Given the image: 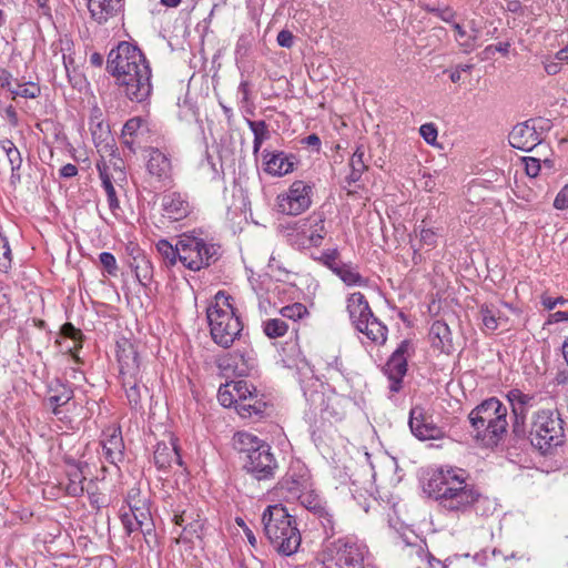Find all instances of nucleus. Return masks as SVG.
<instances>
[{
  "label": "nucleus",
  "instance_id": "64",
  "mask_svg": "<svg viewBox=\"0 0 568 568\" xmlns=\"http://www.w3.org/2000/svg\"><path fill=\"white\" fill-rule=\"evenodd\" d=\"M77 174L78 168L72 163H68L59 170L60 178L70 179L75 176Z\"/></svg>",
  "mask_w": 568,
  "mask_h": 568
},
{
  "label": "nucleus",
  "instance_id": "53",
  "mask_svg": "<svg viewBox=\"0 0 568 568\" xmlns=\"http://www.w3.org/2000/svg\"><path fill=\"white\" fill-rule=\"evenodd\" d=\"M102 186L106 193L109 209L114 213L116 210L120 209V203L113 183L112 181H106L105 185Z\"/></svg>",
  "mask_w": 568,
  "mask_h": 568
},
{
  "label": "nucleus",
  "instance_id": "15",
  "mask_svg": "<svg viewBox=\"0 0 568 568\" xmlns=\"http://www.w3.org/2000/svg\"><path fill=\"white\" fill-rule=\"evenodd\" d=\"M74 393L68 382H62L60 378L51 381L47 386V396L43 399V406L51 410L54 416H60L61 408L69 404L73 398Z\"/></svg>",
  "mask_w": 568,
  "mask_h": 568
},
{
  "label": "nucleus",
  "instance_id": "42",
  "mask_svg": "<svg viewBox=\"0 0 568 568\" xmlns=\"http://www.w3.org/2000/svg\"><path fill=\"white\" fill-rule=\"evenodd\" d=\"M231 359L232 364L229 365L233 366L234 373L237 376H247L253 368L252 358L246 357L244 354L235 353Z\"/></svg>",
  "mask_w": 568,
  "mask_h": 568
},
{
  "label": "nucleus",
  "instance_id": "61",
  "mask_svg": "<svg viewBox=\"0 0 568 568\" xmlns=\"http://www.w3.org/2000/svg\"><path fill=\"white\" fill-rule=\"evenodd\" d=\"M541 304H542V306L546 310L551 311L557 305H565L566 304V298H564L562 296H559V297H556V298H552V297H549V296H542L541 297Z\"/></svg>",
  "mask_w": 568,
  "mask_h": 568
},
{
  "label": "nucleus",
  "instance_id": "23",
  "mask_svg": "<svg viewBox=\"0 0 568 568\" xmlns=\"http://www.w3.org/2000/svg\"><path fill=\"white\" fill-rule=\"evenodd\" d=\"M162 210L164 215L172 221L183 220L191 212L187 200L179 192H171L163 195Z\"/></svg>",
  "mask_w": 568,
  "mask_h": 568
},
{
  "label": "nucleus",
  "instance_id": "9",
  "mask_svg": "<svg viewBox=\"0 0 568 568\" xmlns=\"http://www.w3.org/2000/svg\"><path fill=\"white\" fill-rule=\"evenodd\" d=\"M206 317L212 339L224 348L231 347L243 328L236 313H229L220 304H214L207 307Z\"/></svg>",
  "mask_w": 568,
  "mask_h": 568
},
{
  "label": "nucleus",
  "instance_id": "19",
  "mask_svg": "<svg viewBox=\"0 0 568 568\" xmlns=\"http://www.w3.org/2000/svg\"><path fill=\"white\" fill-rule=\"evenodd\" d=\"M253 394L245 402L236 405V412L243 418H252L254 422L270 417L273 412V405L266 396L257 389H252Z\"/></svg>",
  "mask_w": 568,
  "mask_h": 568
},
{
  "label": "nucleus",
  "instance_id": "21",
  "mask_svg": "<svg viewBox=\"0 0 568 568\" xmlns=\"http://www.w3.org/2000/svg\"><path fill=\"white\" fill-rule=\"evenodd\" d=\"M146 160L148 173L159 182H166L172 176V163L170 155L158 148H149Z\"/></svg>",
  "mask_w": 568,
  "mask_h": 568
},
{
  "label": "nucleus",
  "instance_id": "56",
  "mask_svg": "<svg viewBox=\"0 0 568 568\" xmlns=\"http://www.w3.org/2000/svg\"><path fill=\"white\" fill-rule=\"evenodd\" d=\"M276 41L280 47L290 49L294 44V34L287 29L281 30L277 34Z\"/></svg>",
  "mask_w": 568,
  "mask_h": 568
},
{
  "label": "nucleus",
  "instance_id": "59",
  "mask_svg": "<svg viewBox=\"0 0 568 568\" xmlns=\"http://www.w3.org/2000/svg\"><path fill=\"white\" fill-rule=\"evenodd\" d=\"M434 14L447 23H452L456 17V12L448 6L443 8L438 7Z\"/></svg>",
  "mask_w": 568,
  "mask_h": 568
},
{
  "label": "nucleus",
  "instance_id": "29",
  "mask_svg": "<svg viewBox=\"0 0 568 568\" xmlns=\"http://www.w3.org/2000/svg\"><path fill=\"white\" fill-rule=\"evenodd\" d=\"M83 473V466L81 463L72 462L70 464V467L67 470L69 483L65 487V491L69 496L79 497L83 495V481L85 480V476Z\"/></svg>",
  "mask_w": 568,
  "mask_h": 568
},
{
  "label": "nucleus",
  "instance_id": "11",
  "mask_svg": "<svg viewBox=\"0 0 568 568\" xmlns=\"http://www.w3.org/2000/svg\"><path fill=\"white\" fill-rule=\"evenodd\" d=\"M312 185L304 181H294L287 193L277 196L278 212L287 215H298L311 206Z\"/></svg>",
  "mask_w": 568,
  "mask_h": 568
},
{
  "label": "nucleus",
  "instance_id": "3",
  "mask_svg": "<svg viewBox=\"0 0 568 568\" xmlns=\"http://www.w3.org/2000/svg\"><path fill=\"white\" fill-rule=\"evenodd\" d=\"M463 473V469L452 467L434 469L428 474L423 490L445 510L463 514L473 510L480 516L491 515L496 504L468 484Z\"/></svg>",
  "mask_w": 568,
  "mask_h": 568
},
{
  "label": "nucleus",
  "instance_id": "49",
  "mask_svg": "<svg viewBox=\"0 0 568 568\" xmlns=\"http://www.w3.org/2000/svg\"><path fill=\"white\" fill-rule=\"evenodd\" d=\"M364 155L365 150L363 145L357 146L349 161L351 169H354L356 172H364L367 169L364 162Z\"/></svg>",
  "mask_w": 568,
  "mask_h": 568
},
{
  "label": "nucleus",
  "instance_id": "12",
  "mask_svg": "<svg viewBox=\"0 0 568 568\" xmlns=\"http://www.w3.org/2000/svg\"><path fill=\"white\" fill-rule=\"evenodd\" d=\"M310 471L301 460L292 462L285 476L278 481V490L286 499H295L310 488Z\"/></svg>",
  "mask_w": 568,
  "mask_h": 568
},
{
  "label": "nucleus",
  "instance_id": "38",
  "mask_svg": "<svg viewBox=\"0 0 568 568\" xmlns=\"http://www.w3.org/2000/svg\"><path fill=\"white\" fill-rule=\"evenodd\" d=\"M91 6H97L101 14L100 19L106 20L108 17H113L122 7V0H89Z\"/></svg>",
  "mask_w": 568,
  "mask_h": 568
},
{
  "label": "nucleus",
  "instance_id": "25",
  "mask_svg": "<svg viewBox=\"0 0 568 568\" xmlns=\"http://www.w3.org/2000/svg\"><path fill=\"white\" fill-rule=\"evenodd\" d=\"M432 346L444 354L455 352V344L449 326L444 321H435L429 329Z\"/></svg>",
  "mask_w": 568,
  "mask_h": 568
},
{
  "label": "nucleus",
  "instance_id": "43",
  "mask_svg": "<svg viewBox=\"0 0 568 568\" xmlns=\"http://www.w3.org/2000/svg\"><path fill=\"white\" fill-rule=\"evenodd\" d=\"M233 392L236 395V405H240V402H245L253 394L252 389H257L254 385L248 384L244 379H240L232 383Z\"/></svg>",
  "mask_w": 568,
  "mask_h": 568
},
{
  "label": "nucleus",
  "instance_id": "16",
  "mask_svg": "<svg viewBox=\"0 0 568 568\" xmlns=\"http://www.w3.org/2000/svg\"><path fill=\"white\" fill-rule=\"evenodd\" d=\"M263 165L265 173L272 176H284L294 171L297 164L296 155L283 151H262Z\"/></svg>",
  "mask_w": 568,
  "mask_h": 568
},
{
  "label": "nucleus",
  "instance_id": "4",
  "mask_svg": "<svg viewBox=\"0 0 568 568\" xmlns=\"http://www.w3.org/2000/svg\"><path fill=\"white\" fill-rule=\"evenodd\" d=\"M233 448L247 475L258 481L275 478L278 464L268 443L251 433L237 432L233 436Z\"/></svg>",
  "mask_w": 568,
  "mask_h": 568
},
{
  "label": "nucleus",
  "instance_id": "41",
  "mask_svg": "<svg viewBox=\"0 0 568 568\" xmlns=\"http://www.w3.org/2000/svg\"><path fill=\"white\" fill-rule=\"evenodd\" d=\"M498 310L494 305L483 304L480 305L479 314L481 317L483 325L490 331H495L498 327L497 322Z\"/></svg>",
  "mask_w": 568,
  "mask_h": 568
},
{
  "label": "nucleus",
  "instance_id": "33",
  "mask_svg": "<svg viewBox=\"0 0 568 568\" xmlns=\"http://www.w3.org/2000/svg\"><path fill=\"white\" fill-rule=\"evenodd\" d=\"M60 334L64 338H70L73 342L72 346H68L65 352L74 353L82 347L83 334L80 329L75 328L71 323H64L61 326Z\"/></svg>",
  "mask_w": 568,
  "mask_h": 568
},
{
  "label": "nucleus",
  "instance_id": "20",
  "mask_svg": "<svg viewBox=\"0 0 568 568\" xmlns=\"http://www.w3.org/2000/svg\"><path fill=\"white\" fill-rule=\"evenodd\" d=\"M116 358L120 377L141 373L139 352L130 339L121 338L116 342Z\"/></svg>",
  "mask_w": 568,
  "mask_h": 568
},
{
  "label": "nucleus",
  "instance_id": "48",
  "mask_svg": "<svg viewBox=\"0 0 568 568\" xmlns=\"http://www.w3.org/2000/svg\"><path fill=\"white\" fill-rule=\"evenodd\" d=\"M231 384H225L219 388L217 398L222 406L231 407L234 405L236 407V395L235 393L229 389Z\"/></svg>",
  "mask_w": 568,
  "mask_h": 568
},
{
  "label": "nucleus",
  "instance_id": "2",
  "mask_svg": "<svg viewBox=\"0 0 568 568\" xmlns=\"http://www.w3.org/2000/svg\"><path fill=\"white\" fill-rule=\"evenodd\" d=\"M105 70L114 79L122 97L132 103L150 102L153 92L152 69L138 44L119 42L108 54Z\"/></svg>",
  "mask_w": 568,
  "mask_h": 568
},
{
  "label": "nucleus",
  "instance_id": "46",
  "mask_svg": "<svg viewBox=\"0 0 568 568\" xmlns=\"http://www.w3.org/2000/svg\"><path fill=\"white\" fill-rule=\"evenodd\" d=\"M453 29L456 31L457 33V40L459 41V45L460 48L463 49V52L465 53H469L471 52L474 49H475V37H468L467 39L463 40L464 38H466L467 33L465 31V29L459 24V23H453Z\"/></svg>",
  "mask_w": 568,
  "mask_h": 568
},
{
  "label": "nucleus",
  "instance_id": "26",
  "mask_svg": "<svg viewBox=\"0 0 568 568\" xmlns=\"http://www.w3.org/2000/svg\"><path fill=\"white\" fill-rule=\"evenodd\" d=\"M154 464L159 469L165 470L172 466L173 463L183 466V460L180 455L179 447L173 439L168 443H158L154 449Z\"/></svg>",
  "mask_w": 568,
  "mask_h": 568
},
{
  "label": "nucleus",
  "instance_id": "13",
  "mask_svg": "<svg viewBox=\"0 0 568 568\" xmlns=\"http://www.w3.org/2000/svg\"><path fill=\"white\" fill-rule=\"evenodd\" d=\"M410 348L412 342L409 339L402 341L385 364L384 372L390 381L389 390L392 393H398L402 389L403 377L407 373V359Z\"/></svg>",
  "mask_w": 568,
  "mask_h": 568
},
{
  "label": "nucleus",
  "instance_id": "27",
  "mask_svg": "<svg viewBox=\"0 0 568 568\" xmlns=\"http://www.w3.org/2000/svg\"><path fill=\"white\" fill-rule=\"evenodd\" d=\"M356 331L376 345H384L387 341L388 328L375 315L363 322L361 328H356Z\"/></svg>",
  "mask_w": 568,
  "mask_h": 568
},
{
  "label": "nucleus",
  "instance_id": "62",
  "mask_svg": "<svg viewBox=\"0 0 568 568\" xmlns=\"http://www.w3.org/2000/svg\"><path fill=\"white\" fill-rule=\"evenodd\" d=\"M426 560L417 568H447L439 559L435 558L432 554L425 555Z\"/></svg>",
  "mask_w": 568,
  "mask_h": 568
},
{
  "label": "nucleus",
  "instance_id": "54",
  "mask_svg": "<svg viewBox=\"0 0 568 568\" xmlns=\"http://www.w3.org/2000/svg\"><path fill=\"white\" fill-rule=\"evenodd\" d=\"M524 161L527 175L536 178L541 169L540 160L536 158H525Z\"/></svg>",
  "mask_w": 568,
  "mask_h": 568
},
{
  "label": "nucleus",
  "instance_id": "37",
  "mask_svg": "<svg viewBox=\"0 0 568 568\" xmlns=\"http://www.w3.org/2000/svg\"><path fill=\"white\" fill-rule=\"evenodd\" d=\"M0 148L7 154L12 171H19L22 165V158L20 151L14 145V143L9 139H3L0 140Z\"/></svg>",
  "mask_w": 568,
  "mask_h": 568
},
{
  "label": "nucleus",
  "instance_id": "50",
  "mask_svg": "<svg viewBox=\"0 0 568 568\" xmlns=\"http://www.w3.org/2000/svg\"><path fill=\"white\" fill-rule=\"evenodd\" d=\"M202 524L199 519H189V521L183 526V538L191 539L193 537H200V532L202 531Z\"/></svg>",
  "mask_w": 568,
  "mask_h": 568
},
{
  "label": "nucleus",
  "instance_id": "35",
  "mask_svg": "<svg viewBox=\"0 0 568 568\" xmlns=\"http://www.w3.org/2000/svg\"><path fill=\"white\" fill-rule=\"evenodd\" d=\"M19 89H12L10 87V92L13 95V99L17 97L26 98V99H36L41 94V89L38 83L34 82H20L16 80Z\"/></svg>",
  "mask_w": 568,
  "mask_h": 568
},
{
  "label": "nucleus",
  "instance_id": "28",
  "mask_svg": "<svg viewBox=\"0 0 568 568\" xmlns=\"http://www.w3.org/2000/svg\"><path fill=\"white\" fill-rule=\"evenodd\" d=\"M105 459L111 464H116L123 458L124 443L121 432L114 429L106 439L102 442Z\"/></svg>",
  "mask_w": 568,
  "mask_h": 568
},
{
  "label": "nucleus",
  "instance_id": "30",
  "mask_svg": "<svg viewBox=\"0 0 568 568\" xmlns=\"http://www.w3.org/2000/svg\"><path fill=\"white\" fill-rule=\"evenodd\" d=\"M247 125L254 134L253 154L256 155L260 152L262 144L271 138V132L264 120H247Z\"/></svg>",
  "mask_w": 568,
  "mask_h": 568
},
{
  "label": "nucleus",
  "instance_id": "22",
  "mask_svg": "<svg viewBox=\"0 0 568 568\" xmlns=\"http://www.w3.org/2000/svg\"><path fill=\"white\" fill-rule=\"evenodd\" d=\"M346 310L349 320L355 328H361L363 322L373 317L374 313L366 300L365 295L361 292L352 293L347 297Z\"/></svg>",
  "mask_w": 568,
  "mask_h": 568
},
{
  "label": "nucleus",
  "instance_id": "34",
  "mask_svg": "<svg viewBox=\"0 0 568 568\" xmlns=\"http://www.w3.org/2000/svg\"><path fill=\"white\" fill-rule=\"evenodd\" d=\"M287 331V323L281 318H271L263 323V332L268 338L283 337Z\"/></svg>",
  "mask_w": 568,
  "mask_h": 568
},
{
  "label": "nucleus",
  "instance_id": "36",
  "mask_svg": "<svg viewBox=\"0 0 568 568\" xmlns=\"http://www.w3.org/2000/svg\"><path fill=\"white\" fill-rule=\"evenodd\" d=\"M133 260L135 264H132V267L134 268L135 276L141 285L146 286L152 278V265L144 256L140 260L136 257Z\"/></svg>",
  "mask_w": 568,
  "mask_h": 568
},
{
  "label": "nucleus",
  "instance_id": "39",
  "mask_svg": "<svg viewBox=\"0 0 568 568\" xmlns=\"http://www.w3.org/2000/svg\"><path fill=\"white\" fill-rule=\"evenodd\" d=\"M337 276L348 286L352 285H366L367 280H365L358 272H356L351 264H344Z\"/></svg>",
  "mask_w": 568,
  "mask_h": 568
},
{
  "label": "nucleus",
  "instance_id": "57",
  "mask_svg": "<svg viewBox=\"0 0 568 568\" xmlns=\"http://www.w3.org/2000/svg\"><path fill=\"white\" fill-rule=\"evenodd\" d=\"M318 229H315L308 236L310 243L313 246H320L322 244V241L324 239V221L320 220V222L316 224Z\"/></svg>",
  "mask_w": 568,
  "mask_h": 568
},
{
  "label": "nucleus",
  "instance_id": "32",
  "mask_svg": "<svg viewBox=\"0 0 568 568\" xmlns=\"http://www.w3.org/2000/svg\"><path fill=\"white\" fill-rule=\"evenodd\" d=\"M84 490L88 493L92 508L99 510L108 506L106 496L101 491L97 479H90Z\"/></svg>",
  "mask_w": 568,
  "mask_h": 568
},
{
  "label": "nucleus",
  "instance_id": "45",
  "mask_svg": "<svg viewBox=\"0 0 568 568\" xmlns=\"http://www.w3.org/2000/svg\"><path fill=\"white\" fill-rule=\"evenodd\" d=\"M11 267V248L8 239L0 233V271L8 272Z\"/></svg>",
  "mask_w": 568,
  "mask_h": 568
},
{
  "label": "nucleus",
  "instance_id": "44",
  "mask_svg": "<svg viewBox=\"0 0 568 568\" xmlns=\"http://www.w3.org/2000/svg\"><path fill=\"white\" fill-rule=\"evenodd\" d=\"M281 315L285 318L297 321L308 314L306 306L302 303H294L281 308Z\"/></svg>",
  "mask_w": 568,
  "mask_h": 568
},
{
  "label": "nucleus",
  "instance_id": "24",
  "mask_svg": "<svg viewBox=\"0 0 568 568\" xmlns=\"http://www.w3.org/2000/svg\"><path fill=\"white\" fill-rule=\"evenodd\" d=\"M121 381L131 408L134 410L142 409V397L148 394V388L142 384L141 373L122 376Z\"/></svg>",
  "mask_w": 568,
  "mask_h": 568
},
{
  "label": "nucleus",
  "instance_id": "7",
  "mask_svg": "<svg viewBox=\"0 0 568 568\" xmlns=\"http://www.w3.org/2000/svg\"><path fill=\"white\" fill-rule=\"evenodd\" d=\"M566 438L565 422L558 409H539L532 414L529 443L541 455H552Z\"/></svg>",
  "mask_w": 568,
  "mask_h": 568
},
{
  "label": "nucleus",
  "instance_id": "47",
  "mask_svg": "<svg viewBox=\"0 0 568 568\" xmlns=\"http://www.w3.org/2000/svg\"><path fill=\"white\" fill-rule=\"evenodd\" d=\"M121 523L124 527L126 535H131L134 531L141 530L144 535L151 532V528H148L146 531L143 529V526L139 524L130 513H123L121 515Z\"/></svg>",
  "mask_w": 568,
  "mask_h": 568
},
{
  "label": "nucleus",
  "instance_id": "40",
  "mask_svg": "<svg viewBox=\"0 0 568 568\" xmlns=\"http://www.w3.org/2000/svg\"><path fill=\"white\" fill-rule=\"evenodd\" d=\"M133 491H134V489H132L129 493V501H128L129 508H130L129 513L132 515L134 520H136L139 524L144 526L146 524V521L150 519V511L148 508H145L144 505H139L140 501L133 500V496H132Z\"/></svg>",
  "mask_w": 568,
  "mask_h": 568
},
{
  "label": "nucleus",
  "instance_id": "1",
  "mask_svg": "<svg viewBox=\"0 0 568 568\" xmlns=\"http://www.w3.org/2000/svg\"><path fill=\"white\" fill-rule=\"evenodd\" d=\"M296 499L310 510L320 521L325 538L322 549V561L325 568H365L364 560L368 547L355 535L334 538L343 532V527L335 514L317 495L304 493Z\"/></svg>",
  "mask_w": 568,
  "mask_h": 568
},
{
  "label": "nucleus",
  "instance_id": "58",
  "mask_svg": "<svg viewBox=\"0 0 568 568\" xmlns=\"http://www.w3.org/2000/svg\"><path fill=\"white\" fill-rule=\"evenodd\" d=\"M554 206L557 210L568 209V184H566L556 195Z\"/></svg>",
  "mask_w": 568,
  "mask_h": 568
},
{
  "label": "nucleus",
  "instance_id": "31",
  "mask_svg": "<svg viewBox=\"0 0 568 568\" xmlns=\"http://www.w3.org/2000/svg\"><path fill=\"white\" fill-rule=\"evenodd\" d=\"M179 240L174 245L171 244L168 240L163 239L156 243V251L168 266L175 265L176 261L179 260Z\"/></svg>",
  "mask_w": 568,
  "mask_h": 568
},
{
  "label": "nucleus",
  "instance_id": "6",
  "mask_svg": "<svg viewBox=\"0 0 568 568\" xmlns=\"http://www.w3.org/2000/svg\"><path fill=\"white\" fill-rule=\"evenodd\" d=\"M508 409L497 398L483 400L468 414V422L475 432L474 438L484 443L486 447H496L507 435Z\"/></svg>",
  "mask_w": 568,
  "mask_h": 568
},
{
  "label": "nucleus",
  "instance_id": "10",
  "mask_svg": "<svg viewBox=\"0 0 568 568\" xmlns=\"http://www.w3.org/2000/svg\"><path fill=\"white\" fill-rule=\"evenodd\" d=\"M507 397L513 412L510 440L513 445H520L526 440L529 442V429H527L526 426V417L528 409L532 406L531 402L534 397L524 394L519 389H511Z\"/></svg>",
  "mask_w": 568,
  "mask_h": 568
},
{
  "label": "nucleus",
  "instance_id": "5",
  "mask_svg": "<svg viewBox=\"0 0 568 568\" xmlns=\"http://www.w3.org/2000/svg\"><path fill=\"white\" fill-rule=\"evenodd\" d=\"M264 536L274 550L284 557L295 555L302 544L296 518L281 505H268L261 517Z\"/></svg>",
  "mask_w": 568,
  "mask_h": 568
},
{
  "label": "nucleus",
  "instance_id": "52",
  "mask_svg": "<svg viewBox=\"0 0 568 568\" xmlns=\"http://www.w3.org/2000/svg\"><path fill=\"white\" fill-rule=\"evenodd\" d=\"M419 133L426 143L434 145L438 135L437 128L434 123H425L420 125Z\"/></svg>",
  "mask_w": 568,
  "mask_h": 568
},
{
  "label": "nucleus",
  "instance_id": "60",
  "mask_svg": "<svg viewBox=\"0 0 568 568\" xmlns=\"http://www.w3.org/2000/svg\"><path fill=\"white\" fill-rule=\"evenodd\" d=\"M420 242L427 246H435L437 234L432 229H422L419 232Z\"/></svg>",
  "mask_w": 568,
  "mask_h": 568
},
{
  "label": "nucleus",
  "instance_id": "17",
  "mask_svg": "<svg viewBox=\"0 0 568 568\" xmlns=\"http://www.w3.org/2000/svg\"><path fill=\"white\" fill-rule=\"evenodd\" d=\"M149 133L150 128L146 120L141 116H133L126 120L123 125L121 133L122 143L132 153H135L146 142Z\"/></svg>",
  "mask_w": 568,
  "mask_h": 568
},
{
  "label": "nucleus",
  "instance_id": "51",
  "mask_svg": "<svg viewBox=\"0 0 568 568\" xmlns=\"http://www.w3.org/2000/svg\"><path fill=\"white\" fill-rule=\"evenodd\" d=\"M100 263L109 275H115L118 271L116 260L112 253L102 252L99 255Z\"/></svg>",
  "mask_w": 568,
  "mask_h": 568
},
{
  "label": "nucleus",
  "instance_id": "18",
  "mask_svg": "<svg viewBox=\"0 0 568 568\" xmlns=\"http://www.w3.org/2000/svg\"><path fill=\"white\" fill-rule=\"evenodd\" d=\"M509 144L518 150L529 152L541 143L540 133L537 132L532 120L516 124L508 135Z\"/></svg>",
  "mask_w": 568,
  "mask_h": 568
},
{
  "label": "nucleus",
  "instance_id": "8",
  "mask_svg": "<svg viewBox=\"0 0 568 568\" xmlns=\"http://www.w3.org/2000/svg\"><path fill=\"white\" fill-rule=\"evenodd\" d=\"M179 261L186 268L194 272L209 267L217 260L219 247L194 235L181 234L179 236Z\"/></svg>",
  "mask_w": 568,
  "mask_h": 568
},
{
  "label": "nucleus",
  "instance_id": "63",
  "mask_svg": "<svg viewBox=\"0 0 568 568\" xmlns=\"http://www.w3.org/2000/svg\"><path fill=\"white\" fill-rule=\"evenodd\" d=\"M216 303L219 304L220 301H222V306H225L229 311V313L235 312V308L232 305V296L225 293L224 291H219L215 295Z\"/></svg>",
  "mask_w": 568,
  "mask_h": 568
},
{
  "label": "nucleus",
  "instance_id": "55",
  "mask_svg": "<svg viewBox=\"0 0 568 568\" xmlns=\"http://www.w3.org/2000/svg\"><path fill=\"white\" fill-rule=\"evenodd\" d=\"M339 257V252L337 248H328L322 252L321 256L314 257V260L318 261L323 265L331 266V263L334 262V260H337Z\"/></svg>",
  "mask_w": 568,
  "mask_h": 568
},
{
  "label": "nucleus",
  "instance_id": "14",
  "mask_svg": "<svg viewBox=\"0 0 568 568\" xmlns=\"http://www.w3.org/2000/svg\"><path fill=\"white\" fill-rule=\"evenodd\" d=\"M408 424L413 435L420 440L439 439L444 437V430L433 423L425 409L420 406H415L410 409Z\"/></svg>",
  "mask_w": 568,
  "mask_h": 568
}]
</instances>
